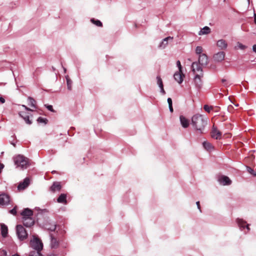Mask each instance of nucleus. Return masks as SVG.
Segmentation results:
<instances>
[{"label":"nucleus","instance_id":"23","mask_svg":"<svg viewBox=\"0 0 256 256\" xmlns=\"http://www.w3.org/2000/svg\"><path fill=\"white\" fill-rule=\"evenodd\" d=\"M57 202L58 203H66V194H62L58 196L57 199Z\"/></svg>","mask_w":256,"mask_h":256},{"label":"nucleus","instance_id":"49","mask_svg":"<svg viewBox=\"0 0 256 256\" xmlns=\"http://www.w3.org/2000/svg\"><path fill=\"white\" fill-rule=\"evenodd\" d=\"M252 50L254 52L256 53V44H254L252 46Z\"/></svg>","mask_w":256,"mask_h":256},{"label":"nucleus","instance_id":"30","mask_svg":"<svg viewBox=\"0 0 256 256\" xmlns=\"http://www.w3.org/2000/svg\"><path fill=\"white\" fill-rule=\"evenodd\" d=\"M90 21L98 26L102 27V22L98 20H95L94 18H92L90 20Z\"/></svg>","mask_w":256,"mask_h":256},{"label":"nucleus","instance_id":"29","mask_svg":"<svg viewBox=\"0 0 256 256\" xmlns=\"http://www.w3.org/2000/svg\"><path fill=\"white\" fill-rule=\"evenodd\" d=\"M66 84H67V88H68V89L69 90H72V80L68 78V76H66Z\"/></svg>","mask_w":256,"mask_h":256},{"label":"nucleus","instance_id":"41","mask_svg":"<svg viewBox=\"0 0 256 256\" xmlns=\"http://www.w3.org/2000/svg\"><path fill=\"white\" fill-rule=\"evenodd\" d=\"M238 47L242 50L244 49L246 47L244 45L240 43V42H238Z\"/></svg>","mask_w":256,"mask_h":256},{"label":"nucleus","instance_id":"12","mask_svg":"<svg viewBox=\"0 0 256 256\" xmlns=\"http://www.w3.org/2000/svg\"><path fill=\"white\" fill-rule=\"evenodd\" d=\"M62 188V186L60 182H54L50 188V190L54 192L56 191H60Z\"/></svg>","mask_w":256,"mask_h":256},{"label":"nucleus","instance_id":"37","mask_svg":"<svg viewBox=\"0 0 256 256\" xmlns=\"http://www.w3.org/2000/svg\"><path fill=\"white\" fill-rule=\"evenodd\" d=\"M45 106L47 108V109L52 112H54V110L53 109L52 106V105H47L45 104Z\"/></svg>","mask_w":256,"mask_h":256},{"label":"nucleus","instance_id":"26","mask_svg":"<svg viewBox=\"0 0 256 256\" xmlns=\"http://www.w3.org/2000/svg\"><path fill=\"white\" fill-rule=\"evenodd\" d=\"M173 39L172 37L171 36H168L166 38H164L162 41L160 42V47L165 48L166 46L168 44V41L169 40H172Z\"/></svg>","mask_w":256,"mask_h":256},{"label":"nucleus","instance_id":"16","mask_svg":"<svg viewBox=\"0 0 256 256\" xmlns=\"http://www.w3.org/2000/svg\"><path fill=\"white\" fill-rule=\"evenodd\" d=\"M219 181L224 186L230 185L232 183L231 180L226 176H222L219 178Z\"/></svg>","mask_w":256,"mask_h":256},{"label":"nucleus","instance_id":"11","mask_svg":"<svg viewBox=\"0 0 256 256\" xmlns=\"http://www.w3.org/2000/svg\"><path fill=\"white\" fill-rule=\"evenodd\" d=\"M225 56V53L224 52H218L214 56V60L217 62L222 61Z\"/></svg>","mask_w":256,"mask_h":256},{"label":"nucleus","instance_id":"9","mask_svg":"<svg viewBox=\"0 0 256 256\" xmlns=\"http://www.w3.org/2000/svg\"><path fill=\"white\" fill-rule=\"evenodd\" d=\"M10 198L8 195L2 194H0V205H8L9 204Z\"/></svg>","mask_w":256,"mask_h":256},{"label":"nucleus","instance_id":"17","mask_svg":"<svg viewBox=\"0 0 256 256\" xmlns=\"http://www.w3.org/2000/svg\"><path fill=\"white\" fill-rule=\"evenodd\" d=\"M1 234L3 238H6L8 234V228L4 224L0 225Z\"/></svg>","mask_w":256,"mask_h":256},{"label":"nucleus","instance_id":"22","mask_svg":"<svg viewBox=\"0 0 256 256\" xmlns=\"http://www.w3.org/2000/svg\"><path fill=\"white\" fill-rule=\"evenodd\" d=\"M180 124L184 128H186L189 126L188 120L183 116H180Z\"/></svg>","mask_w":256,"mask_h":256},{"label":"nucleus","instance_id":"52","mask_svg":"<svg viewBox=\"0 0 256 256\" xmlns=\"http://www.w3.org/2000/svg\"><path fill=\"white\" fill-rule=\"evenodd\" d=\"M253 175L256 176V173H254V172L253 173Z\"/></svg>","mask_w":256,"mask_h":256},{"label":"nucleus","instance_id":"42","mask_svg":"<svg viewBox=\"0 0 256 256\" xmlns=\"http://www.w3.org/2000/svg\"><path fill=\"white\" fill-rule=\"evenodd\" d=\"M248 171L251 174H253V173H254V170L253 169H252L250 167H247Z\"/></svg>","mask_w":256,"mask_h":256},{"label":"nucleus","instance_id":"47","mask_svg":"<svg viewBox=\"0 0 256 256\" xmlns=\"http://www.w3.org/2000/svg\"><path fill=\"white\" fill-rule=\"evenodd\" d=\"M0 102H1V103H2V104L4 103V102H5V100H4V98L2 97V96H1V97H0Z\"/></svg>","mask_w":256,"mask_h":256},{"label":"nucleus","instance_id":"21","mask_svg":"<svg viewBox=\"0 0 256 256\" xmlns=\"http://www.w3.org/2000/svg\"><path fill=\"white\" fill-rule=\"evenodd\" d=\"M237 222L240 228H244L245 227H246L248 230H250L248 224H246V221H244L242 219L238 218Z\"/></svg>","mask_w":256,"mask_h":256},{"label":"nucleus","instance_id":"10","mask_svg":"<svg viewBox=\"0 0 256 256\" xmlns=\"http://www.w3.org/2000/svg\"><path fill=\"white\" fill-rule=\"evenodd\" d=\"M198 62L200 66H206L208 64V58L204 54H202L199 56Z\"/></svg>","mask_w":256,"mask_h":256},{"label":"nucleus","instance_id":"13","mask_svg":"<svg viewBox=\"0 0 256 256\" xmlns=\"http://www.w3.org/2000/svg\"><path fill=\"white\" fill-rule=\"evenodd\" d=\"M20 214L22 216V218H23V217H32L34 214V212L32 210L28 208H25L23 210Z\"/></svg>","mask_w":256,"mask_h":256},{"label":"nucleus","instance_id":"46","mask_svg":"<svg viewBox=\"0 0 256 256\" xmlns=\"http://www.w3.org/2000/svg\"><path fill=\"white\" fill-rule=\"evenodd\" d=\"M160 88V92L162 94H166V92H165V90H164V86Z\"/></svg>","mask_w":256,"mask_h":256},{"label":"nucleus","instance_id":"34","mask_svg":"<svg viewBox=\"0 0 256 256\" xmlns=\"http://www.w3.org/2000/svg\"><path fill=\"white\" fill-rule=\"evenodd\" d=\"M202 52V48L200 46H197L196 48V52L198 54H200Z\"/></svg>","mask_w":256,"mask_h":256},{"label":"nucleus","instance_id":"5","mask_svg":"<svg viewBox=\"0 0 256 256\" xmlns=\"http://www.w3.org/2000/svg\"><path fill=\"white\" fill-rule=\"evenodd\" d=\"M202 77L203 76H202V74H196L194 77V82L195 86L198 90L200 89L202 86Z\"/></svg>","mask_w":256,"mask_h":256},{"label":"nucleus","instance_id":"48","mask_svg":"<svg viewBox=\"0 0 256 256\" xmlns=\"http://www.w3.org/2000/svg\"><path fill=\"white\" fill-rule=\"evenodd\" d=\"M168 108H169L170 111L172 112H173L174 110H173V108H172V105L170 106H168Z\"/></svg>","mask_w":256,"mask_h":256},{"label":"nucleus","instance_id":"40","mask_svg":"<svg viewBox=\"0 0 256 256\" xmlns=\"http://www.w3.org/2000/svg\"><path fill=\"white\" fill-rule=\"evenodd\" d=\"M7 254V252L6 250H0V256H6Z\"/></svg>","mask_w":256,"mask_h":256},{"label":"nucleus","instance_id":"1","mask_svg":"<svg viewBox=\"0 0 256 256\" xmlns=\"http://www.w3.org/2000/svg\"><path fill=\"white\" fill-rule=\"evenodd\" d=\"M192 124L200 133L202 134L207 124V118L201 114H195L192 118Z\"/></svg>","mask_w":256,"mask_h":256},{"label":"nucleus","instance_id":"3","mask_svg":"<svg viewBox=\"0 0 256 256\" xmlns=\"http://www.w3.org/2000/svg\"><path fill=\"white\" fill-rule=\"evenodd\" d=\"M16 229V236L20 241L22 242L27 239L28 233L22 225L18 224Z\"/></svg>","mask_w":256,"mask_h":256},{"label":"nucleus","instance_id":"35","mask_svg":"<svg viewBox=\"0 0 256 256\" xmlns=\"http://www.w3.org/2000/svg\"><path fill=\"white\" fill-rule=\"evenodd\" d=\"M212 106H208V105H204V109L208 112H210V110L212 109Z\"/></svg>","mask_w":256,"mask_h":256},{"label":"nucleus","instance_id":"18","mask_svg":"<svg viewBox=\"0 0 256 256\" xmlns=\"http://www.w3.org/2000/svg\"><path fill=\"white\" fill-rule=\"evenodd\" d=\"M19 116L22 118L25 121V122L28 124H32V121L29 118V116L24 112H20L18 113Z\"/></svg>","mask_w":256,"mask_h":256},{"label":"nucleus","instance_id":"14","mask_svg":"<svg viewBox=\"0 0 256 256\" xmlns=\"http://www.w3.org/2000/svg\"><path fill=\"white\" fill-rule=\"evenodd\" d=\"M183 77H184V75L182 74V72H180V71L176 72L174 73V80L178 83L181 84L183 82Z\"/></svg>","mask_w":256,"mask_h":256},{"label":"nucleus","instance_id":"50","mask_svg":"<svg viewBox=\"0 0 256 256\" xmlns=\"http://www.w3.org/2000/svg\"><path fill=\"white\" fill-rule=\"evenodd\" d=\"M254 23L256 24V14H254Z\"/></svg>","mask_w":256,"mask_h":256},{"label":"nucleus","instance_id":"31","mask_svg":"<svg viewBox=\"0 0 256 256\" xmlns=\"http://www.w3.org/2000/svg\"><path fill=\"white\" fill-rule=\"evenodd\" d=\"M36 120L38 123H44L45 124H46L48 122L47 118L40 116L38 117Z\"/></svg>","mask_w":256,"mask_h":256},{"label":"nucleus","instance_id":"38","mask_svg":"<svg viewBox=\"0 0 256 256\" xmlns=\"http://www.w3.org/2000/svg\"><path fill=\"white\" fill-rule=\"evenodd\" d=\"M56 228V224L48 228V230L51 231V232H54Z\"/></svg>","mask_w":256,"mask_h":256},{"label":"nucleus","instance_id":"8","mask_svg":"<svg viewBox=\"0 0 256 256\" xmlns=\"http://www.w3.org/2000/svg\"><path fill=\"white\" fill-rule=\"evenodd\" d=\"M211 136L212 138L216 140H220L222 138V133L220 131L218 130L216 127L213 126L211 132Z\"/></svg>","mask_w":256,"mask_h":256},{"label":"nucleus","instance_id":"6","mask_svg":"<svg viewBox=\"0 0 256 256\" xmlns=\"http://www.w3.org/2000/svg\"><path fill=\"white\" fill-rule=\"evenodd\" d=\"M22 220L24 226L30 228L34 224V220L32 217H23Z\"/></svg>","mask_w":256,"mask_h":256},{"label":"nucleus","instance_id":"39","mask_svg":"<svg viewBox=\"0 0 256 256\" xmlns=\"http://www.w3.org/2000/svg\"><path fill=\"white\" fill-rule=\"evenodd\" d=\"M176 66H177L178 68V71H180V72H182V66H181V64H180V60H178L176 62Z\"/></svg>","mask_w":256,"mask_h":256},{"label":"nucleus","instance_id":"51","mask_svg":"<svg viewBox=\"0 0 256 256\" xmlns=\"http://www.w3.org/2000/svg\"><path fill=\"white\" fill-rule=\"evenodd\" d=\"M12 256H20L18 254H16L12 255Z\"/></svg>","mask_w":256,"mask_h":256},{"label":"nucleus","instance_id":"45","mask_svg":"<svg viewBox=\"0 0 256 256\" xmlns=\"http://www.w3.org/2000/svg\"><path fill=\"white\" fill-rule=\"evenodd\" d=\"M196 204L198 208L200 210V212H201L200 202L199 201L196 202Z\"/></svg>","mask_w":256,"mask_h":256},{"label":"nucleus","instance_id":"4","mask_svg":"<svg viewBox=\"0 0 256 256\" xmlns=\"http://www.w3.org/2000/svg\"><path fill=\"white\" fill-rule=\"evenodd\" d=\"M30 246L35 250L41 251L43 248V244L38 238L34 236L30 242Z\"/></svg>","mask_w":256,"mask_h":256},{"label":"nucleus","instance_id":"24","mask_svg":"<svg viewBox=\"0 0 256 256\" xmlns=\"http://www.w3.org/2000/svg\"><path fill=\"white\" fill-rule=\"evenodd\" d=\"M28 105L30 106L31 107L36 108V101L33 98H32L30 96H28Z\"/></svg>","mask_w":256,"mask_h":256},{"label":"nucleus","instance_id":"25","mask_svg":"<svg viewBox=\"0 0 256 256\" xmlns=\"http://www.w3.org/2000/svg\"><path fill=\"white\" fill-rule=\"evenodd\" d=\"M210 32V29L209 27L206 26L202 28L199 32V35H202L204 34H208Z\"/></svg>","mask_w":256,"mask_h":256},{"label":"nucleus","instance_id":"44","mask_svg":"<svg viewBox=\"0 0 256 256\" xmlns=\"http://www.w3.org/2000/svg\"><path fill=\"white\" fill-rule=\"evenodd\" d=\"M22 106L24 107L26 110H28V111H33L32 110L30 109V108H28L25 105H22Z\"/></svg>","mask_w":256,"mask_h":256},{"label":"nucleus","instance_id":"27","mask_svg":"<svg viewBox=\"0 0 256 256\" xmlns=\"http://www.w3.org/2000/svg\"><path fill=\"white\" fill-rule=\"evenodd\" d=\"M202 145L205 149H206L208 150H212L214 149V147L212 145V144L208 142H204L202 143Z\"/></svg>","mask_w":256,"mask_h":256},{"label":"nucleus","instance_id":"28","mask_svg":"<svg viewBox=\"0 0 256 256\" xmlns=\"http://www.w3.org/2000/svg\"><path fill=\"white\" fill-rule=\"evenodd\" d=\"M28 256H43L41 251L32 250L30 252Z\"/></svg>","mask_w":256,"mask_h":256},{"label":"nucleus","instance_id":"7","mask_svg":"<svg viewBox=\"0 0 256 256\" xmlns=\"http://www.w3.org/2000/svg\"><path fill=\"white\" fill-rule=\"evenodd\" d=\"M192 68L194 73H195L196 72H200L199 74H202V76H203V72L202 69V66L198 62H194L192 64Z\"/></svg>","mask_w":256,"mask_h":256},{"label":"nucleus","instance_id":"33","mask_svg":"<svg viewBox=\"0 0 256 256\" xmlns=\"http://www.w3.org/2000/svg\"><path fill=\"white\" fill-rule=\"evenodd\" d=\"M156 80H157V84L158 85L159 87L161 88V87L164 86L162 80L160 76H156Z\"/></svg>","mask_w":256,"mask_h":256},{"label":"nucleus","instance_id":"36","mask_svg":"<svg viewBox=\"0 0 256 256\" xmlns=\"http://www.w3.org/2000/svg\"><path fill=\"white\" fill-rule=\"evenodd\" d=\"M16 208L17 206H15L12 209L9 211V212L14 216H16L17 214Z\"/></svg>","mask_w":256,"mask_h":256},{"label":"nucleus","instance_id":"2","mask_svg":"<svg viewBox=\"0 0 256 256\" xmlns=\"http://www.w3.org/2000/svg\"><path fill=\"white\" fill-rule=\"evenodd\" d=\"M14 161L17 167L26 169L29 166L28 159L22 155H18L14 157Z\"/></svg>","mask_w":256,"mask_h":256},{"label":"nucleus","instance_id":"32","mask_svg":"<svg viewBox=\"0 0 256 256\" xmlns=\"http://www.w3.org/2000/svg\"><path fill=\"white\" fill-rule=\"evenodd\" d=\"M221 81H222V83L223 84L224 86L226 87L229 86L231 84V83L228 80H227L226 79L222 78Z\"/></svg>","mask_w":256,"mask_h":256},{"label":"nucleus","instance_id":"15","mask_svg":"<svg viewBox=\"0 0 256 256\" xmlns=\"http://www.w3.org/2000/svg\"><path fill=\"white\" fill-rule=\"evenodd\" d=\"M30 180L28 178H26L24 179L23 182H20L18 186V190H22L26 188L29 184Z\"/></svg>","mask_w":256,"mask_h":256},{"label":"nucleus","instance_id":"43","mask_svg":"<svg viewBox=\"0 0 256 256\" xmlns=\"http://www.w3.org/2000/svg\"><path fill=\"white\" fill-rule=\"evenodd\" d=\"M168 106H172V98H168Z\"/></svg>","mask_w":256,"mask_h":256},{"label":"nucleus","instance_id":"20","mask_svg":"<svg viewBox=\"0 0 256 256\" xmlns=\"http://www.w3.org/2000/svg\"><path fill=\"white\" fill-rule=\"evenodd\" d=\"M50 246L52 248H56L58 246L59 242L52 235L50 234Z\"/></svg>","mask_w":256,"mask_h":256},{"label":"nucleus","instance_id":"19","mask_svg":"<svg viewBox=\"0 0 256 256\" xmlns=\"http://www.w3.org/2000/svg\"><path fill=\"white\" fill-rule=\"evenodd\" d=\"M217 46L220 48L222 50H225L228 46V44L226 41L224 40H220L217 42Z\"/></svg>","mask_w":256,"mask_h":256}]
</instances>
